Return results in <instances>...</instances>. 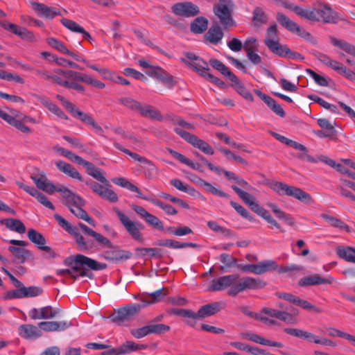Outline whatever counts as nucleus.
I'll list each match as a JSON object with an SVG mask.
<instances>
[{"label": "nucleus", "instance_id": "obj_1", "mask_svg": "<svg viewBox=\"0 0 355 355\" xmlns=\"http://www.w3.org/2000/svg\"><path fill=\"white\" fill-rule=\"evenodd\" d=\"M264 286L265 283L258 279L250 277L239 279L237 275H229L214 279L209 285V290L218 291L230 288L227 294L230 296H235L245 290L259 289Z\"/></svg>", "mask_w": 355, "mask_h": 355}, {"label": "nucleus", "instance_id": "obj_2", "mask_svg": "<svg viewBox=\"0 0 355 355\" xmlns=\"http://www.w3.org/2000/svg\"><path fill=\"white\" fill-rule=\"evenodd\" d=\"M64 264L71 266V268L64 269L65 277H70L73 279L80 277H89L87 268L93 270H101L107 267L106 263L98 262L81 254L67 258L64 261Z\"/></svg>", "mask_w": 355, "mask_h": 355}, {"label": "nucleus", "instance_id": "obj_3", "mask_svg": "<svg viewBox=\"0 0 355 355\" xmlns=\"http://www.w3.org/2000/svg\"><path fill=\"white\" fill-rule=\"evenodd\" d=\"M58 192L60 193L65 204L77 218L83 219L89 225L95 226L94 219L89 217L87 213L82 208L84 205V200L78 195L64 186H60Z\"/></svg>", "mask_w": 355, "mask_h": 355}, {"label": "nucleus", "instance_id": "obj_4", "mask_svg": "<svg viewBox=\"0 0 355 355\" xmlns=\"http://www.w3.org/2000/svg\"><path fill=\"white\" fill-rule=\"evenodd\" d=\"M58 192L60 193L65 204L77 218L83 219L89 225L95 226L94 219L89 217L87 213L82 208L84 205V200L78 195L64 186H60Z\"/></svg>", "mask_w": 355, "mask_h": 355}, {"label": "nucleus", "instance_id": "obj_5", "mask_svg": "<svg viewBox=\"0 0 355 355\" xmlns=\"http://www.w3.org/2000/svg\"><path fill=\"white\" fill-rule=\"evenodd\" d=\"M268 186L279 195L291 196L304 202H309L311 201L310 194L300 188L289 186L287 184L277 181L270 182Z\"/></svg>", "mask_w": 355, "mask_h": 355}, {"label": "nucleus", "instance_id": "obj_6", "mask_svg": "<svg viewBox=\"0 0 355 355\" xmlns=\"http://www.w3.org/2000/svg\"><path fill=\"white\" fill-rule=\"evenodd\" d=\"M113 210L132 239L139 243H142L144 241V238L141 230L144 227L143 225L140 223L130 220L125 214L116 207H114Z\"/></svg>", "mask_w": 355, "mask_h": 355}, {"label": "nucleus", "instance_id": "obj_7", "mask_svg": "<svg viewBox=\"0 0 355 355\" xmlns=\"http://www.w3.org/2000/svg\"><path fill=\"white\" fill-rule=\"evenodd\" d=\"M54 218L60 227L73 236L80 250H89L92 248V243L85 240L84 237L80 234L77 227L71 225L67 220L58 214L54 215Z\"/></svg>", "mask_w": 355, "mask_h": 355}, {"label": "nucleus", "instance_id": "obj_8", "mask_svg": "<svg viewBox=\"0 0 355 355\" xmlns=\"http://www.w3.org/2000/svg\"><path fill=\"white\" fill-rule=\"evenodd\" d=\"M173 130L181 138L193 147L200 150L203 153L211 155L214 154L212 148L206 141L200 139L195 135L189 133L179 127L174 128Z\"/></svg>", "mask_w": 355, "mask_h": 355}, {"label": "nucleus", "instance_id": "obj_9", "mask_svg": "<svg viewBox=\"0 0 355 355\" xmlns=\"http://www.w3.org/2000/svg\"><path fill=\"white\" fill-rule=\"evenodd\" d=\"M141 309V304H130L119 309L114 313L110 315V318L112 322L121 325L125 322L130 320L134 315L140 311Z\"/></svg>", "mask_w": 355, "mask_h": 355}, {"label": "nucleus", "instance_id": "obj_10", "mask_svg": "<svg viewBox=\"0 0 355 355\" xmlns=\"http://www.w3.org/2000/svg\"><path fill=\"white\" fill-rule=\"evenodd\" d=\"M183 55L184 57L180 58V60L200 76L209 70V64L194 53L184 52Z\"/></svg>", "mask_w": 355, "mask_h": 355}, {"label": "nucleus", "instance_id": "obj_11", "mask_svg": "<svg viewBox=\"0 0 355 355\" xmlns=\"http://www.w3.org/2000/svg\"><path fill=\"white\" fill-rule=\"evenodd\" d=\"M220 3L214 7V14L219 18L220 22L225 26L234 25V20L231 15L229 5L232 3L230 0H219Z\"/></svg>", "mask_w": 355, "mask_h": 355}, {"label": "nucleus", "instance_id": "obj_12", "mask_svg": "<svg viewBox=\"0 0 355 355\" xmlns=\"http://www.w3.org/2000/svg\"><path fill=\"white\" fill-rule=\"evenodd\" d=\"M277 263L273 260H265L258 264L242 265L239 268L243 272H248L256 275H261L264 272L275 270L277 268Z\"/></svg>", "mask_w": 355, "mask_h": 355}, {"label": "nucleus", "instance_id": "obj_13", "mask_svg": "<svg viewBox=\"0 0 355 355\" xmlns=\"http://www.w3.org/2000/svg\"><path fill=\"white\" fill-rule=\"evenodd\" d=\"M69 158L71 162L83 166L86 168L88 175H91L104 184L109 185L108 181L103 175L99 169L96 168L92 163L85 160L82 157H69Z\"/></svg>", "mask_w": 355, "mask_h": 355}, {"label": "nucleus", "instance_id": "obj_14", "mask_svg": "<svg viewBox=\"0 0 355 355\" xmlns=\"http://www.w3.org/2000/svg\"><path fill=\"white\" fill-rule=\"evenodd\" d=\"M171 10L175 15L184 17H193L200 13L199 8L191 2L175 3Z\"/></svg>", "mask_w": 355, "mask_h": 355}, {"label": "nucleus", "instance_id": "obj_15", "mask_svg": "<svg viewBox=\"0 0 355 355\" xmlns=\"http://www.w3.org/2000/svg\"><path fill=\"white\" fill-rule=\"evenodd\" d=\"M180 162L188 166L191 168L203 171L205 166H207L211 171L216 173H220V169L214 166L211 162L206 160L203 157L196 162L192 161L189 157H175Z\"/></svg>", "mask_w": 355, "mask_h": 355}, {"label": "nucleus", "instance_id": "obj_16", "mask_svg": "<svg viewBox=\"0 0 355 355\" xmlns=\"http://www.w3.org/2000/svg\"><path fill=\"white\" fill-rule=\"evenodd\" d=\"M59 73L62 74L59 85L65 88L73 89L78 92H85V87L80 84L78 83L81 80H76L73 73H78L73 70H64L58 71Z\"/></svg>", "mask_w": 355, "mask_h": 355}, {"label": "nucleus", "instance_id": "obj_17", "mask_svg": "<svg viewBox=\"0 0 355 355\" xmlns=\"http://www.w3.org/2000/svg\"><path fill=\"white\" fill-rule=\"evenodd\" d=\"M225 306L226 303L224 301L214 302L202 306L198 312L195 313V319L205 318L213 315L223 309Z\"/></svg>", "mask_w": 355, "mask_h": 355}, {"label": "nucleus", "instance_id": "obj_18", "mask_svg": "<svg viewBox=\"0 0 355 355\" xmlns=\"http://www.w3.org/2000/svg\"><path fill=\"white\" fill-rule=\"evenodd\" d=\"M69 112L73 117L78 118L83 123L90 125L97 134L100 135H103V128L98 125L93 117L76 108L75 105L72 107V110H70Z\"/></svg>", "mask_w": 355, "mask_h": 355}, {"label": "nucleus", "instance_id": "obj_19", "mask_svg": "<svg viewBox=\"0 0 355 355\" xmlns=\"http://www.w3.org/2000/svg\"><path fill=\"white\" fill-rule=\"evenodd\" d=\"M19 335L28 340H35L42 336L39 326L31 324H21L19 327Z\"/></svg>", "mask_w": 355, "mask_h": 355}, {"label": "nucleus", "instance_id": "obj_20", "mask_svg": "<svg viewBox=\"0 0 355 355\" xmlns=\"http://www.w3.org/2000/svg\"><path fill=\"white\" fill-rule=\"evenodd\" d=\"M89 185L92 190L102 198L111 202H116L118 201L119 198L117 195L112 189L95 182L89 183Z\"/></svg>", "mask_w": 355, "mask_h": 355}, {"label": "nucleus", "instance_id": "obj_21", "mask_svg": "<svg viewBox=\"0 0 355 355\" xmlns=\"http://www.w3.org/2000/svg\"><path fill=\"white\" fill-rule=\"evenodd\" d=\"M72 324L67 321H47L40 322L38 326L41 331L46 332L62 331L70 327Z\"/></svg>", "mask_w": 355, "mask_h": 355}, {"label": "nucleus", "instance_id": "obj_22", "mask_svg": "<svg viewBox=\"0 0 355 355\" xmlns=\"http://www.w3.org/2000/svg\"><path fill=\"white\" fill-rule=\"evenodd\" d=\"M31 179L35 182L36 187L39 189L48 193L49 194H52L54 191H58V188L50 182L44 174L40 175H31Z\"/></svg>", "mask_w": 355, "mask_h": 355}, {"label": "nucleus", "instance_id": "obj_23", "mask_svg": "<svg viewBox=\"0 0 355 355\" xmlns=\"http://www.w3.org/2000/svg\"><path fill=\"white\" fill-rule=\"evenodd\" d=\"M12 111H15V110H10L11 113L13 114V116L8 114V113L5 112L4 111L0 110V118H1L3 120L6 121L8 124L16 128L17 130H20L21 132L24 133L29 134L31 133L30 128L23 124L21 121L19 119H17V116H15V114H13Z\"/></svg>", "mask_w": 355, "mask_h": 355}, {"label": "nucleus", "instance_id": "obj_24", "mask_svg": "<svg viewBox=\"0 0 355 355\" xmlns=\"http://www.w3.org/2000/svg\"><path fill=\"white\" fill-rule=\"evenodd\" d=\"M240 337L243 339H246L266 346L277 347H282L283 346L282 344L279 342L270 341L268 339L264 338L259 335L253 333H242L240 334Z\"/></svg>", "mask_w": 355, "mask_h": 355}, {"label": "nucleus", "instance_id": "obj_25", "mask_svg": "<svg viewBox=\"0 0 355 355\" xmlns=\"http://www.w3.org/2000/svg\"><path fill=\"white\" fill-rule=\"evenodd\" d=\"M265 45L268 49L280 57L286 58L291 53V49L287 46L282 45L278 40H264Z\"/></svg>", "mask_w": 355, "mask_h": 355}, {"label": "nucleus", "instance_id": "obj_26", "mask_svg": "<svg viewBox=\"0 0 355 355\" xmlns=\"http://www.w3.org/2000/svg\"><path fill=\"white\" fill-rule=\"evenodd\" d=\"M78 227L83 230V232L91 236H92L98 243L105 248H111L112 243L109 239L101 235V234L94 231L91 228L88 227L86 225L79 223Z\"/></svg>", "mask_w": 355, "mask_h": 355}, {"label": "nucleus", "instance_id": "obj_27", "mask_svg": "<svg viewBox=\"0 0 355 355\" xmlns=\"http://www.w3.org/2000/svg\"><path fill=\"white\" fill-rule=\"evenodd\" d=\"M27 236L28 239L34 243L38 249L44 251H51V248L45 245L46 239L44 236L34 229H30L28 231Z\"/></svg>", "mask_w": 355, "mask_h": 355}, {"label": "nucleus", "instance_id": "obj_28", "mask_svg": "<svg viewBox=\"0 0 355 355\" xmlns=\"http://www.w3.org/2000/svg\"><path fill=\"white\" fill-rule=\"evenodd\" d=\"M112 182L123 188H125L130 191L135 192L137 193V197L141 198L142 200L144 199L146 195L142 193L141 190L135 185L132 184L129 180L124 178H115L112 179Z\"/></svg>", "mask_w": 355, "mask_h": 355}, {"label": "nucleus", "instance_id": "obj_29", "mask_svg": "<svg viewBox=\"0 0 355 355\" xmlns=\"http://www.w3.org/2000/svg\"><path fill=\"white\" fill-rule=\"evenodd\" d=\"M64 69H55L53 71L52 73H50L49 72L42 70L40 69H36L35 70V74L39 76L40 78L44 79L46 80H48L49 82L56 83L59 85V83L61 80L62 74L59 73L58 71H64Z\"/></svg>", "mask_w": 355, "mask_h": 355}, {"label": "nucleus", "instance_id": "obj_30", "mask_svg": "<svg viewBox=\"0 0 355 355\" xmlns=\"http://www.w3.org/2000/svg\"><path fill=\"white\" fill-rule=\"evenodd\" d=\"M276 19L278 22L285 28L291 32L301 35L300 27L294 21L291 20L287 16L282 12H277Z\"/></svg>", "mask_w": 355, "mask_h": 355}, {"label": "nucleus", "instance_id": "obj_31", "mask_svg": "<svg viewBox=\"0 0 355 355\" xmlns=\"http://www.w3.org/2000/svg\"><path fill=\"white\" fill-rule=\"evenodd\" d=\"M32 6L35 11L40 17L53 18L58 14L55 8L53 7H49L43 3L33 2L32 3Z\"/></svg>", "mask_w": 355, "mask_h": 355}, {"label": "nucleus", "instance_id": "obj_32", "mask_svg": "<svg viewBox=\"0 0 355 355\" xmlns=\"http://www.w3.org/2000/svg\"><path fill=\"white\" fill-rule=\"evenodd\" d=\"M330 283L331 282L328 279L322 277L318 275H314L302 278L298 284L300 286H309Z\"/></svg>", "mask_w": 355, "mask_h": 355}, {"label": "nucleus", "instance_id": "obj_33", "mask_svg": "<svg viewBox=\"0 0 355 355\" xmlns=\"http://www.w3.org/2000/svg\"><path fill=\"white\" fill-rule=\"evenodd\" d=\"M222 29L217 25L211 26L205 35V38L213 44H217L223 37Z\"/></svg>", "mask_w": 355, "mask_h": 355}, {"label": "nucleus", "instance_id": "obj_34", "mask_svg": "<svg viewBox=\"0 0 355 355\" xmlns=\"http://www.w3.org/2000/svg\"><path fill=\"white\" fill-rule=\"evenodd\" d=\"M208 23L205 17H197L191 22L190 31L194 34H201L207 29Z\"/></svg>", "mask_w": 355, "mask_h": 355}, {"label": "nucleus", "instance_id": "obj_35", "mask_svg": "<svg viewBox=\"0 0 355 355\" xmlns=\"http://www.w3.org/2000/svg\"><path fill=\"white\" fill-rule=\"evenodd\" d=\"M159 246L168 247L173 249H182L184 248H198L199 245L193 243H181L173 239L160 240L157 242Z\"/></svg>", "mask_w": 355, "mask_h": 355}, {"label": "nucleus", "instance_id": "obj_36", "mask_svg": "<svg viewBox=\"0 0 355 355\" xmlns=\"http://www.w3.org/2000/svg\"><path fill=\"white\" fill-rule=\"evenodd\" d=\"M146 295L147 297H142L140 300L142 303L141 304V309L148 305L160 302L165 296V294L162 293V289H158L154 292L146 293Z\"/></svg>", "mask_w": 355, "mask_h": 355}, {"label": "nucleus", "instance_id": "obj_37", "mask_svg": "<svg viewBox=\"0 0 355 355\" xmlns=\"http://www.w3.org/2000/svg\"><path fill=\"white\" fill-rule=\"evenodd\" d=\"M1 223L10 231L16 232L19 234L26 232V227L24 224L19 219L6 218L1 220Z\"/></svg>", "mask_w": 355, "mask_h": 355}, {"label": "nucleus", "instance_id": "obj_38", "mask_svg": "<svg viewBox=\"0 0 355 355\" xmlns=\"http://www.w3.org/2000/svg\"><path fill=\"white\" fill-rule=\"evenodd\" d=\"M232 189L236 193L239 198L242 199V200L250 207L252 211L255 208V206L258 205V203L255 201L254 198L250 193L243 191L235 185H232Z\"/></svg>", "mask_w": 355, "mask_h": 355}, {"label": "nucleus", "instance_id": "obj_39", "mask_svg": "<svg viewBox=\"0 0 355 355\" xmlns=\"http://www.w3.org/2000/svg\"><path fill=\"white\" fill-rule=\"evenodd\" d=\"M55 165L58 167V168L64 174L69 175V177L73 179L82 180L80 174L78 172V171L76 168L72 167L69 164H67L62 161H58L55 162Z\"/></svg>", "mask_w": 355, "mask_h": 355}, {"label": "nucleus", "instance_id": "obj_40", "mask_svg": "<svg viewBox=\"0 0 355 355\" xmlns=\"http://www.w3.org/2000/svg\"><path fill=\"white\" fill-rule=\"evenodd\" d=\"M55 165L58 167V168L64 174L69 175V177L73 179L82 180L80 174L78 172V171L76 168L72 167L69 164H67L62 161H58L55 162Z\"/></svg>", "mask_w": 355, "mask_h": 355}, {"label": "nucleus", "instance_id": "obj_41", "mask_svg": "<svg viewBox=\"0 0 355 355\" xmlns=\"http://www.w3.org/2000/svg\"><path fill=\"white\" fill-rule=\"evenodd\" d=\"M55 165L58 167V168L64 174L69 175V177L73 179L82 180L80 174L78 172V171L76 168L72 167L69 164H67L62 161H58L55 162Z\"/></svg>", "mask_w": 355, "mask_h": 355}, {"label": "nucleus", "instance_id": "obj_42", "mask_svg": "<svg viewBox=\"0 0 355 355\" xmlns=\"http://www.w3.org/2000/svg\"><path fill=\"white\" fill-rule=\"evenodd\" d=\"M55 165L58 167V168L64 174L69 175V177L73 179L82 180L80 174L78 172V171L76 168L72 167L69 164H67L62 161H58L55 162Z\"/></svg>", "mask_w": 355, "mask_h": 355}, {"label": "nucleus", "instance_id": "obj_43", "mask_svg": "<svg viewBox=\"0 0 355 355\" xmlns=\"http://www.w3.org/2000/svg\"><path fill=\"white\" fill-rule=\"evenodd\" d=\"M55 165L58 167V168L64 174L69 175V177L73 179L82 180L80 174L78 172V171L76 168L72 167L69 164H67L62 161H58L55 162Z\"/></svg>", "mask_w": 355, "mask_h": 355}, {"label": "nucleus", "instance_id": "obj_44", "mask_svg": "<svg viewBox=\"0 0 355 355\" xmlns=\"http://www.w3.org/2000/svg\"><path fill=\"white\" fill-rule=\"evenodd\" d=\"M339 257L346 261L355 263V249L349 246L340 245L336 248Z\"/></svg>", "mask_w": 355, "mask_h": 355}, {"label": "nucleus", "instance_id": "obj_45", "mask_svg": "<svg viewBox=\"0 0 355 355\" xmlns=\"http://www.w3.org/2000/svg\"><path fill=\"white\" fill-rule=\"evenodd\" d=\"M138 113L146 118L159 121L162 119L159 112L149 105L141 104Z\"/></svg>", "mask_w": 355, "mask_h": 355}, {"label": "nucleus", "instance_id": "obj_46", "mask_svg": "<svg viewBox=\"0 0 355 355\" xmlns=\"http://www.w3.org/2000/svg\"><path fill=\"white\" fill-rule=\"evenodd\" d=\"M73 75L74 76L76 80H81L82 83L92 85L94 87L103 89L105 86V84L101 81L96 79H94L86 73H73Z\"/></svg>", "mask_w": 355, "mask_h": 355}, {"label": "nucleus", "instance_id": "obj_47", "mask_svg": "<svg viewBox=\"0 0 355 355\" xmlns=\"http://www.w3.org/2000/svg\"><path fill=\"white\" fill-rule=\"evenodd\" d=\"M232 87L244 98L249 101H253L254 98L252 94L246 89L244 85L239 80V79L236 76V78H232L231 80Z\"/></svg>", "mask_w": 355, "mask_h": 355}, {"label": "nucleus", "instance_id": "obj_48", "mask_svg": "<svg viewBox=\"0 0 355 355\" xmlns=\"http://www.w3.org/2000/svg\"><path fill=\"white\" fill-rule=\"evenodd\" d=\"M197 184L199 186H200L201 187H202L207 191H208L215 196H218L219 197L224 198H230V196L227 193L216 188L211 184H210L209 182H208L201 178H199L197 180Z\"/></svg>", "mask_w": 355, "mask_h": 355}, {"label": "nucleus", "instance_id": "obj_49", "mask_svg": "<svg viewBox=\"0 0 355 355\" xmlns=\"http://www.w3.org/2000/svg\"><path fill=\"white\" fill-rule=\"evenodd\" d=\"M316 21H323L329 22L332 18V10L329 6L325 5H319L315 7Z\"/></svg>", "mask_w": 355, "mask_h": 355}, {"label": "nucleus", "instance_id": "obj_50", "mask_svg": "<svg viewBox=\"0 0 355 355\" xmlns=\"http://www.w3.org/2000/svg\"><path fill=\"white\" fill-rule=\"evenodd\" d=\"M272 135L281 143L284 144L288 146H291L293 148L299 150L305 153H306V148L302 144H300L295 141H293L292 139H290L276 132H272Z\"/></svg>", "mask_w": 355, "mask_h": 355}, {"label": "nucleus", "instance_id": "obj_51", "mask_svg": "<svg viewBox=\"0 0 355 355\" xmlns=\"http://www.w3.org/2000/svg\"><path fill=\"white\" fill-rule=\"evenodd\" d=\"M144 200L150 202L154 205L161 208L166 212V214L168 215H175L178 212L177 210L171 205L164 204L160 200H158L152 196H146Z\"/></svg>", "mask_w": 355, "mask_h": 355}, {"label": "nucleus", "instance_id": "obj_52", "mask_svg": "<svg viewBox=\"0 0 355 355\" xmlns=\"http://www.w3.org/2000/svg\"><path fill=\"white\" fill-rule=\"evenodd\" d=\"M8 250L12 253L15 259H17L20 263L25 262L27 257L30 255L29 251L24 248L9 246Z\"/></svg>", "mask_w": 355, "mask_h": 355}, {"label": "nucleus", "instance_id": "obj_53", "mask_svg": "<svg viewBox=\"0 0 355 355\" xmlns=\"http://www.w3.org/2000/svg\"><path fill=\"white\" fill-rule=\"evenodd\" d=\"M334 71L350 80H355V72L338 62L334 61Z\"/></svg>", "mask_w": 355, "mask_h": 355}, {"label": "nucleus", "instance_id": "obj_54", "mask_svg": "<svg viewBox=\"0 0 355 355\" xmlns=\"http://www.w3.org/2000/svg\"><path fill=\"white\" fill-rule=\"evenodd\" d=\"M42 103L53 114H55L60 119H68L67 116L55 104L47 99L41 101Z\"/></svg>", "mask_w": 355, "mask_h": 355}, {"label": "nucleus", "instance_id": "obj_55", "mask_svg": "<svg viewBox=\"0 0 355 355\" xmlns=\"http://www.w3.org/2000/svg\"><path fill=\"white\" fill-rule=\"evenodd\" d=\"M297 10V15H299L300 17L311 21H316L317 12H315V7H300V9H298Z\"/></svg>", "mask_w": 355, "mask_h": 355}, {"label": "nucleus", "instance_id": "obj_56", "mask_svg": "<svg viewBox=\"0 0 355 355\" xmlns=\"http://www.w3.org/2000/svg\"><path fill=\"white\" fill-rule=\"evenodd\" d=\"M42 289L39 286L26 287L23 285L21 288V297H33L41 295Z\"/></svg>", "mask_w": 355, "mask_h": 355}, {"label": "nucleus", "instance_id": "obj_57", "mask_svg": "<svg viewBox=\"0 0 355 355\" xmlns=\"http://www.w3.org/2000/svg\"><path fill=\"white\" fill-rule=\"evenodd\" d=\"M334 46H336L346 53L355 57V46L351 44L344 40H338L334 38Z\"/></svg>", "mask_w": 355, "mask_h": 355}, {"label": "nucleus", "instance_id": "obj_58", "mask_svg": "<svg viewBox=\"0 0 355 355\" xmlns=\"http://www.w3.org/2000/svg\"><path fill=\"white\" fill-rule=\"evenodd\" d=\"M252 14V21L255 26H259L267 22V17L265 15L263 10L261 8H255L254 10H253Z\"/></svg>", "mask_w": 355, "mask_h": 355}, {"label": "nucleus", "instance_id": "obj_59", "mask_svg": "<svg viewBox=\"0 0 355 355\" xmlns=\"http://www.w3.org/2000/svg\"><path fill=\"white\" fill-rule=\"evenodd\" d=\"M170 315H175L184 318L195 319V313L189 309H171L168 310Z\"/></svg>", "mask_w": 355, "mask_h": 355}, {"label": "nucleus", "instance_id": "obj_60", "mask_svg": "<svg viewBox=\"0 0 355 355\" xmlns=\"http://www.w3.org/2000/svg\"><path fill=\"white\" fill-rule=\"evenodd\" d=\"M169 118L173 125H177L188 130L195 129V125L193 123L186 121L182 118L178 116L171 115L169 116Z\"/></svg>", "mask_w": 355, "mask_h": 355}, {"label": "nucleus", "instance_id": "obj_61", "mask_svg": "<svg viewBox=\"0 0 355 355\" xmlns=\"http://www.w3.org/2000/svg\"><path fill=\"white\" fill-rule=\"evenodd\" d=\"M266 104L274 113H275L279 116L282 118L285 116L286 113L282 106L271 97L268 100Z\"/></svg>", "mask_w": 355, "mask_h": 355}, {"label": "nucleus", "instance_id": "obj_62", "mask_svg": "<svg viewBox=\"0 0 355 355\" xmlns=\"http://www.w3.org/2000/svg\"><path fill=\"white\" fill-rule=\"evenodd\" d=\"M306 72L311 78L313 79L317 85L322 87L328 85V81L324 76L318 74L311 69H307Z\"/></svg>", "mask_w": 355, "mask_h": 355}, {"label": "nucleus", "instance_id": "obj_63", "mask_svg": "<svg viewBox=\"0 0 355 355\" xmlns=\"http://www.w3.org/2000/svg\"><path fill=\"white\" fill-rule=\"evenodd\" d=\"M145 221L153 227L159 230H164L163 223L155 216L149 214Z\"/></svg>", "mask_w": 355, "mask_h": 355}, {"label": "nucleus", "instance_id": "obj_64", "mask_svg": "<svg viewBox=\"0 0 355 355\" xmlns=\"http://www.w3.org/2000/svg\"><path fill=\"white\" fill-rule=\"evenodd\" d=\"M61 22L64 26L72 32L80 33L83 31V27L80 26L76 21L71 19L63 18L61 20Z\"/></svg>", "mask_w": 355, "mask_h": 355}]
</instances>
